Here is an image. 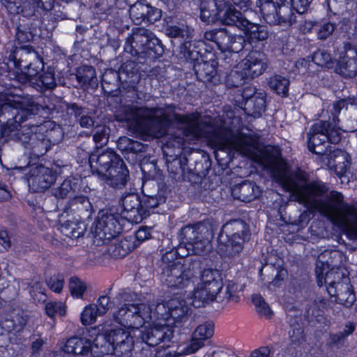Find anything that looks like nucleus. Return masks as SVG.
I'll return each instance as SVG.
<instances>
[{"label": "nucleus", "mask_w": 357, "mask_h": 357, "mask_svg": "<svg viewBox=\"0 0 357 357\" xmlns=\"http://www.w3.org/2000/svg\"><path fill=\"white\" fill-rule=\"evenodd\" d=\"M150 307L144 303L136 305H124L114 314L115 319L126 326V329L117 328L111 331L107 335L98 334L94 338L96 348L100 347L98 355L105 354L106 347L112 346L113 349L126 352L131 350L135 339L140 337L149 345L154 346L159 343L162 337V333L156 331L155 333L151 328L149 314Z\"/></svg>", "instance_id": "f257e3e1"}, {"label": "nucleus", "mask_w": 357, "mask_h": 357, "mask_svg": "<svg viewBox=\"0 0 357 357\" xmlns=\"http://www.w3.org/2000/svg\"><path fill=\"white\" fill-rule=\"evenodd\" d=\"M195 282L194 289L185 301H180L178 297L172 298L165 303L157 304L154 312L152 307L145 304L150 307L149 314L152 317L150 324L155 334L157 330L162 334L161 331L167 325V321L170 317L175 318L176 311L179 310L183 312V307L188 304L199 307L213 301L223 286L220 272L213 268L202 270Z\"/></svg>", "instance_id": "f03ea898"}, {"label": "nucleus", "mask_w": 357, "mask_h": 357, "mask_svg": "<svg viewBox=\"0 0 357 357\" xmlns=\"http://www.w3.org/2000/svg\"><path fill=\"white\" fill-rule=\"evenodd\" d=\"M125 120L133 121L135 129L149 132L155 137H160L165 132L170 116H167L162 109L137 108L132 110Z\"/></svg>", "instance_id": "7ed1b4c3"}, {"label": "nucleus", "mask_w": 357, "mask_h": 357, "mask_svg": "<svg viewBox=\"0 0 357 357\" xmlns=\"http://www.w3.org/2000/svg\"><path fill=\"white\" fill-rule=\"evenodd\" d=\"M316 274L318 284H326L328 294L336 297L340 303L349 307L354 303L355 295L351 289L348 278L342 277V274L333 271L325 274L319 264H317Z\"/></svg>", "instance_id": "20e7f679"}, {"label": "nucleus", "mask_w": 357, "mask_h": 357, "mask_svg": "<svg viewBox=\"0 0 357 357\" xmlns=\"http://www.w3.org/2000/svg\"><path fill=\"white\" fill-rule=\"evenodd\" d=\"M112 157H114L112 153L92 155L89 158V164L91 168L110 185L121 188L126 182L128 170L122 161H119L115 166H109Z\"/></svg>", "instance_id": "39448f33"}, {"label": "nucleus", "mask_w": 357, "mask_h": 357, "mask_svg": "<svg viewBox=\"0 0 357 357\" xmlns=\"http://www.w3.org/2000/svg\"><path fill=\"white\" fill-rule=\"evenodd\" d=\"M182 239L185 245H180L177 254L184 257L190 254H199L209 242L210 231L205 225L198 224L187 226L182 229Z\"/></svg>", "instance_id": "423d86ee"}, {"label": "nucleus", "mask_w": 357, "mask_h": 357, "mask_svg": "<svg viewBox=\"0 0 357 357\" xmlns=\"http://www.w3.org/2000/svg\"><path fill=\"white\" fill-rule=\"evenodd\" d=\"M241 226L239 223L234 222L223 227L218 238V249L222 255L234 256L242 250L243 240L239 233Z\"/></svg>", "instance_id": "0eeeda50"}, {"label": "nucleus", "mask_w": 357, "mask_h": 357, "mask_svg": "<svg viewBox=\"0 0 357 357\" xmlns=\"http://www.w3.org/2000/svg\"><path fill=\"white\" fill-rule=\"evenodd\" d=\"M206 40L214 42L222 52H238L243 48L244 39L226 29H213L204 34Z\"/></svg>", "instance_id": "6e6552de"}, {"label": "nucleus", "mask_w": 357, "mask_h": 357, "mask_svg": "<svg viewBox=\"0 0 357 357\" xmlns=\"http://www.w3.org/2000/svg\"><path fill=\"white\" fill-rule=\"evenodd\" d=\"M235 13H239L232 6L226 3L225 0H202L201 15L202 21L208 24L220 22L223 24V18L234 17Z\"/></svg>", "instance_id": "1a4fd4ad"}, {"label": "nucleus", "mask_w": 357, "mask_h": 357, "mask_svg": "<svg viewBox=\"0 0 357 357\" xmlns=\"http://www.w3.org/2000/svg\"><path fill=\"white\" fill-rule=\"evenodd\" d=\"M26 180L30 189L40 192L49 188L55 181L56 176L50 168L38 165L30 167Z\"/></svg>", "instance_id": "9d476101"}, {"label": "nucleus", "mask_w": 357, "mask_h": 357, "mask_svg": "<svg viewBox=\"0 0 357 357\" xmlns=\"http://www.w3.org/2000/svg\"><path fill=\"white\" fill-rule=\"evenodd\" d=\"M222 20L224 24L236 25L242 29L250 42L264 40L267 37V32L263 26L250 23L242 17L241 12L235 13L234 17H226Z\"/></svg>", "instance_id": "9b49d317"}, {"label": "nucleus", "mask_w": 357, "mask_h": 357, "mask_svg": "<svg viewBox=\"0 0 357 357\" xmlns=\"http://www.w3.org/2000/svg\"><path fill=\"white\" fill-rule=\"evenodd\" d=\"M121 231V227L116 218L108 211H101L98 213L96 222L95 233L100 238L110 239Z\"/></svg>", "instance_id": "f8f14e48"}, {"label": "nucleus", "mask_w": 357, "mask_h": 357, "mask_svg": "<svg viewBox=\"0 0 357 357\" xmlns=\"http://www.w3.org/2000/svg\"><path fill=\"white\" fill-rule=\"evenodd\" d=\"M199 275L194 278L192 282L195 284V280ZM192 273L188 268H184L183 266L180 263H176L172 265L167 273V282L169 287L174 289H183L186 288L192 282Z\"/></svg>", "instance_id": "ddd939ff"}, {"label": "nucleus", "mask_w": 357, "mask_h": 357, "mask_svg": "<svg viewBox=\"0 0 357 357\" xmlns=\"http://www.w3.org/2000/svg\"><path fill=\"white\" fill-rule=\"evenodd\" d=\"M287 0H258L257 6L264 20L269 24L280 23L284 20L282 11L286 8Z\"/></svg>", "instance_id": "4468645a"}, {"label": "nucleus", "mask_w": 357, "mask_h": 357, "mask_svg": "<svg viewBox=\"0 0 357 357\" xmlns=\"http://www.w3.org/2000/svg\"><path fill=\"white\" fill-rule=\"evenodd\" d=\"M94 339H83L72 337L68 339L63 347V351L67 354H76L86 355L89 357L93 353L98 355V351L95 350Z\"/></svg>", "instance_id": "2eb2a0df"}, {"label": "nucleus", "mask_w": 357, "mask_h": 357, "mask_svg": "<svg viewBox=\"0 0 357 357\" xmlns=\"http://www.w3.org/2000/svg\"><path fill=\"white\" fill-rule=\"evenodd\" d=\"M245 75L257 76L266 68L264 56L259 52H250L239 64Z\"/></svg>", "instance_id": "dca6fc26"}, {"label": "nucleus", "mask_w": 357, "mask_h": 357, "mask_svg": "<svg viewBox=\"0 0 357 357\" xmlns=\"http://www.w3.org/2000/svg\"><path fill=\"white\" fill-rule=\"evenodd\" d=\"M326 126H328V122L321 121L311 127L307 135V147L311 152L317 154L322 153L323 149L319 148V146L327 139L325 132Z\"/></svg>", "instance_id": "f3484780"}, {"label": "nucleus", "mask_w": 357, "mask_h": 357, "mask_svg": "<svg viewBox=\"0 0 357 357\" xmlns=\"http://www.w3.org/2000/svg\"><path fill=\"white\" fill-rule=\"evenodd\" d=\"M130 15L137 24L145 19L149 21H155L160 17L161 13L158 9L142 1H139L130 7Z\"/></svg>", "instance_id": "a211bd4d"}, {"label": "nucleus", "mask_w": 357, "mask_h": 357, "mask_svg": "<svg viewBox=\"0 0 357 357\" xmlns=\"http://www.w3.org/2000/svg\"><path fill=\"white\" fill-rule=\"evenodd\" d=\"M349 155L341 150H335L330 155H324L323 162L328 168L333 169L337 175H343L349 162Z\"/></svg>", "instance_id": "6ab92c4d"}, {"label": "nucleus", "mask_w": 357, "mask_h": 357, "mask_svg": "<svg viewBox=\"0 0 357 357\" xmlns=\"http://www.w3.org/2000/svg\"><path fill=\"white\" fill-rule=\"evenodd\" d=\"M121 204L123 208L122 215L130 222L141 221L142 216L140 213V202L135 194H128L121 199Z\"/></svg>", "instance_id": "aec40b11"}, {"label": "nucleus", "mask_w": 357, "mask_h": 357, "mask_svg": "<svg viewBox=\"0 0 357 357\" xmlns=\"http://www.w3.org/2000/svg\"><path fill=\"white\" fill-rule=\"evenodd\" d=\"M357 50L349 49L339 61L340 73L346 76L351 77L357 72Z\"/></svg>", "instance_id": "412c9836"}, {"label": "nucleus", "mask_w": 357, "mask_h": 357, "mask_svg": "<svg viewBox=\"0 0 357 357\" xmlns=\"http://www.w3.org/2000/svg\"><path fill=\"white\" fill-rule=\"evenodd\" d=\"M23 52L25 54H30L33 58L34 61L27 66L24 69V75L27 79L31 80L32 79L38 77L40 73L43 69L44 63L42 59L38 56L36 52H33L29 47H24Z\"/></svg>", "instance_id": "4be33fe9"}, {"label": "nucleus", "mask_w": 357, "mask_h": 357, "mask_svg": "<svg viewBox=\"0 0 357 357\" xmlns=\"http://www.w3.org/2000/svg\"><path fill=\"white\" fill-rule=\"evenodd\" d=\"M252 301L256 311L261 317H264L266 319L271 317L273 311L260 295H253Z\"/></svg>", "instance_id": "5701e85b"}, {"label": "nucleus", "mask_w": 357, "mask_h": 357, "mask_svg": "<svg viewBox=\"0 0 357 357\" xmlns=\"http://www.w3.org/2000/svg\"><path fill=\"white\" fill-rule=\"evenodd\" d=\"M271 88L277 93L285 95L288 91L289 81L280 75H275L269 81Z\"/></svg>", "instance_id": "b1692460"}, {"label": "nucleus", "mask_w": 357, "mask_h": 357, "mask_svg": "<svg viewBox=\"0 0 357 357\" xmlns=\"http://www.w3.org/2000/svg\"><path fill=\"white\" fill-rule=\"evenodd\" d=\"M98 314L97 306L89 305L86 306L81 313V322L83 325L93 324L96 321Z\"/></svg>", "instance_id": "393cba45"}, {"label": "nucleus", "mask_w": 357, "mask_h": 357, "mask_svg": "<svg viewBox=\"0 0 357 357\" xmlns=\"http://www.w3.org/2000/svg\"><path fill=\"white\" fill-rule=\"evenodd\" d=\"M71 295L75 298H82L86 290L85 282L77 278H72L69 283Z\"/></svg>", "instance_id": "a878e982"}, {"label": "nucleus", "mask_w": 357, "mask_h": 357, "mask_svg": "<svg viewBox=\"0 0 357 357\" xmlns=\"http://www.w3.org/2000/svg\"><path fill=\"white\" fill-rule=\"evenodd\" d=\"M45 312L51 318L56 315L63 316L66 314V306L62 302L50 301L45 305Z\"/></svg>", "instance_id": "bb28decb"}, {"label": "nucleus", "mask_w": 357, "mask_h": 357, "mask_svg": "<svg viewBox=\"0 0 357 357\" xmlns=\"http://www.w3.org/2000/svg\"><path fill=\"white\" fill-rule=\"evenodd\" d=\"M213 324L211 323H204L199 325L194 332L195 337L205 341L211 338L213 335Z\"/></svg>", "instance_id": "cd10ccee"}, {"label": "nucleus", "mask_w": 357, "mask_h": 357, "mask_svg": "<svg viewBox=\"0 0 357 357\" xmlns=\"http://www.w3.org/2000/svg\"><path fill=\"white\" fill-rule=\"evenodd\" d=\"M241 191L242 192L243 199L246 201H250L258 197L260 194L258 186L252 183L242 185L241 186Z\"/></svg>", "instance_id": "c85d7f7f"}, {"label": "nucleus", "mask_w": 357, "mask_h": 357, "mask_svg": "<svg viewBox=\"0 0 357 357\" xmlns=\"http://www.w3.org/2000/svg\"><path fill=\"white\" fill-rule=\"evenodd\" d=\"M182 121L188 124L189 128L186 130L187 135L192 134L195 137L204 136L203 133L201 132L198 128L197 119L194 121V116H184Z\"/></svg>", "instance_id": "c756f323"}, {"label": "nucleus", "mask_w": 357, "mask_h": 357, "mask_svg": "<svg viewBox=\"0 0 357 357\" xmlns=\"http://www.w3.org/2000/svg\"><path fill=\"white\" fill-rule=\"evenodd\" d=\"M167 34L172 38L176 37H182L184 38L185 36H188V34L189 33V29L187 26H184L183 25L182 27L178 26H171L168 27L166 30Z\"/></svg>", "instance_id": "7c9ffc66"}, {"label": "nucleus", "mask_w": 357, "mask_h": 357, "mask_svg": "<svg viewBox=\"0 0 357 357\" xmlns=\"http://www.w3.org/2000/svg\"><path fill=\"white\" fill-rule=\"evenodd\" d=\"M330 59V54L323 51L314 52L312 57V61L319 66H326L329 63Z\"/></svg>", "instance_id": "2f4dec72"}, {"label": "nucleus", "mask_w": 357, "mask_h": 357, "mask_svg": "<svg viewBox=\"0 0 357 357\" xmlns=\"http://www.w3.org/2000/svg\"><path fill=\"white\" fill-rule=\"evenodd\" d=\"M325 132L327 135V139L331 143L335 144L340 140V129L336 128L335 126L331 127L328 123V126L326 127Z\"/></svg>", "instance_id": "473e14b6"}, {"label": "nucleus", "mask_w": 357, "mask_h": 357, "mask_svg": "<svg viewBox=\"0 0 357 357\" xmlns=\"http://www.w3.org/2000/svg\"><path fill=\"white\" fill-rule=\"evenodd\" d=\"M238 287L234 282H229L225 289V297L227 300L237 302L238 297L236 295Z\"/></svg>", "instance_id": "72a5a7b5"}, {"label": "nucleus", "mask_w": 357, "mask_h": 357, "mask_svg": "<svg viewBox=\"0 0 357 357\" xmlns=\"http://www.w3.org/2000/svg\"><path fill=\"white\" fill-rule=\"evenodd\" d=\"M47 285L52 291L59 293L63 287V279L60 276H53L48 280Z\"/></svg>", "instance_id": "f704fd0d"}, {"label": "nucleus", "mask_w": 357, "mask_h": 357, "mask_svg": "<svg viewBox=\"0 0 357 357\" xmlns=\"http://www.w3.org/2000/svg\"><path fill=\"white\" fill-rule=\"evenodd\" d=\"M86 75L84 76H81L79 74L77 75L79 82L82 83L83 84H90L93 81V79L96 78L95 70L91 67H86Z\"/></svg>", "instance_id": "c9c22d12"}, {"label": "nucleus", "mask_w": 357, "mask_h": 357, "mask_svg": "<svg viewBox=\"0 0 357 357\" xmlns=\"http://www.w3.org/2000/svg\"><path fill=\"white\" fill-rule=\"evenodd\" d=\"M132 249L133 247L130 245L127 239H124L116 247V251L118 252V253L115 255L122 257L126 256Z\"/></svg>", "instance_id": "e433bc0d"}, {"label": "nucleus", "mask_w": 357, "mask_h": 357, "mask_svg": "<svg viewBox=\"0 0 357 357\" xmlns=\"http://www.w3.org/2000/svg\"><path fill=\"white\" fill-rule=\"evenodd\" d=\"M38 78L45 87L49 89L54 87L55 80L54 75L51 72H47L43 75H40Z\"/></svg>", "instance_id": "4c0bfd02"}, {"label": "nucleus", "mask_w": 357, "mask_h": 357, "mask_svg": "<svg viewBox=\"0 0 357 357\" xmlns=\"http://www.w3.org/2000/svg\"><path fill=\"white\" fill-rule=\"evenodd\" d=\"M204 346V340L195 337L193 333L192 341L190 345L186 348V354H193Z\"/></svg>", "instance_id": "58836bf2"}, {"label": "nucleus", "mask_w": 357, "mask_h": 357, "mask_svg": "<svg viewBox=\"0 0 357 357\" xmlns=\"http://www.w3.org/2000/svg\"><path fill=\"white\" fill-rule=\"evenodd\" d=\"M335 29V26L332 23L324 24L318 31V37L320 39H326L332 34Z\"/></svg>", "instance_id": "ea45409f"}, {"label": "nucleus", "mask_w": 357, "mask_h": 357, "mask_svg": "<svg viewBox=\"0 0 357 357\" xmlns=\"http://www.w3.org/2000/svg\"><path fill=\"white\" fill-rule=\"evenodd\" d=\"M109 299L107 296H103L99 298L98 301L97 306L98 312L99 315H102L109 309Z\"/></svg>", "instance_id": "a19ab883"}, {"label": "nucleus", "mask_w": 357, "mask_h": 357, "mask_svg": "<svg viewBox=\"0 0 357 357\" xmlns=\"http://www.w3.org/2000/svg\"><path fill=\"white\" fill-rule=\"evenodd\" d=\"M151 228L147 227H143L139 228L135 234L136 239L139 242H143L151 238Z\"/></svg>", "instance_id": "79ce46f5"}, {"label": "nucleus", "mask_w": 357, "mask_h": 357, "mask_svg": "<svg viewBox=\"0 0 357 357\" xmlns=\"http://www.w3.org/2000/svg\"><path fill=\"white\" fill-rule=\"evenodd\" d=\"M296 68L298 71L305 73L310 71L312 61L310 59H301L296 63Z\"/></svg>", "instance_id": "37998d69"}, {"label": "nucleus", "mask_w": 357, "mask_h": 357, "mask_svg": "<svg viewBox=\"0 0 357 357\" xmlns=\"http://www.w3.org/2000/svg\"><path fill=\"white\" fill-rule=\"evenodd\" d=\"M293 5L299 13H303L305 11L307 8L310 6L312 0H292Z\"/></svg>", "instance_id": "c03bdc74"}, {"label": "nucleus", "mask_w": 357, "mask_h": 357, "mask_svg": "<svg viewBox=\"0 0 357 357\" xmlns=\"http://www.w3.org/2000/svg\"><path fill=\"white\" fill-rule=\"evenodd\" d=\"M10 246V241L7 231H0V250H7Z\"/></svg>", "instance_id": "a18cd8bd"}, {"label": "nucleus", "mask_w": 357, "mask_h": 357, "mask_svg": "<svg viewBox=\"0 0 357 357\" xmlns=\"http://www.w3.org/2000/svg\"><path fill=\"white\" fill-rule=\"evenodd\" d=\"M202 68L204 71L206 78L208 79L212 78L216 74L215 66L213 63H204Z\"/></svg>", "instance_id": "49530a36"}, {"label": "nucleus", "mask_w": 357, "mask_h": 357, "mask_svg": "<svg viewBox=\"0 0 357 357\" xmlns=\"http://www.w3.org/2000/svg\"><path fill=\"white\" fill-rule=\"evenodd\" d=\"M31 294L33 298L41 300L42 298H38V294H40L41 296H44V289L42 288V286L40 283L36 282L33 287H32V289L31 290Z\"/></svg>", "instance_id": "de8ad7c7"}, {"label": "nucleus", "mask_w": 357, "mask_h": 357, "mask_svg": "<svg viewBox=\"0 0 357 357\" xmlns=\"http://www.w3.org/2000/svg\"><path fill=\"white\" fill-rule=\"evenodd\" d=\"M9 101V104L15 109H20L21 112L22 113H25V114L26 115L27 114H29V112L27 110H24V107H23V102L21 98H17V100H8Z\"/></svg>", "instance_id": "09e8293b"}, {"label": "nucleus", "mask_w": 357, "mask_h": 357, "mask_svg": "<svg viewBox=\"0 0 357 357\" xmlns=\"http://www.w3.org/2000/svg\"><path fill=\"white\" fill-rule=\"evenodd\" d=\"M270 349L268 347H261L255 351L250 357H269Z\"/></svg>", "instance_id": "8fccbe9b"}, {"label": "nucleus", "mask_w": 357, "mask_h": 357, "mask_svg": "<svg viewBox=\"0 0 357 357\" xmlns=\"http://www.w3.org/2000/svg\"><path fill=\"white\" fill-rule=\"evenodd\" d=\"M10 194L6 185L0 183V201H5L10 198Z\"/></svg>", "instance_id": "3c124183"}, {"label": "nucleus", "mask_w": 357, "mask_h": 357, "mask_svg": "<svg viewBox=\"0 0 357 357\" xmlns=\"http://www.w3.org/2000/svg\"><path fill=\"white\" fill-rule=\"evenodd\" d=\"M10 194L6 185L0 183V201H5L10 198Z\"/></svg>", "instance_id": "603ef678"}, {"label": "nucleus", "mask_w": 357, "mask_h": 357, "mask_svg": "<svg viewBox=\"0 0 357 357\" xmlns=\"http://www.w3.org/2000/svg\"><path fill=\"white\" fill-rule=\"evenodd\" d=\"M10 194L6 185L0 183V201H5L10 198Z\"/></svg>", "instance_id": "864d4df0"}, {"label": "nucleus", "mask_w": 357, "mask_h": 357, "mask_svg": "<svg viewBox=\"0 0 357 357\" xmlns=\"http://www.w3.org/2000/svg\"><path fill=\"white\" fill-rule=\"evenodd\" d=\"M346 106V100H340L337 101L333 105V108L335 114H337L340 112V111L345 107Z\"/></svg>", "instance_id": "5fc2aeb1"}, {"label": "nucleus", "mask_w": 357, "mask_h": 357, "mask_svg": "<svg viewBox=\"0 0 357 357\" xmlns=\"http://www.w3.org/2000/svg\"><path fill=\"white\" fill-rule=\"evenodd\" d=\"M234 3L238 6L241 10L245 11L250 7L249 0L241 1L240 0H233Z\"/></svg>", "instance_id": "6e6d98bb"}, {"label": "nucleus", "mask_w": 357, "mask_h": 357, "mask_svg": "<svg viewBox=\"0 0 357 357\" xmlns=\"http://www.w3.org/2000/svg\"><path fill=\"white\" fill-rule=\"evenodd\" d=\"M80 124L82 127H88L93 124V121L89 117L83 116L80 119Z\"/></svg>", "instance_id": "4d7b16f0"}, {"label": "nucleus", "mask_w": 357, "mask_h": 357, "mask_svg": "<svg viewBox=\"0 0 357 357\" xmlns=\"http://www.w3.org/2000/svg\"><path fill=\"white\" fill-rule=\"evenodd\" d=\"M354 330V326L351 324H347L344 331L343 336L350 335Z\"/></svg>", "instance_id": "13d9d810"}, {"label": "nucleus", "mask_w": 357, "mask_h": 357, "mask_svg": "<svg viewBox=\"0 0 357 357\" xmlns=\"http://www.w3.org/2000/svg\"><path fill=\"white\" fill-rule=\"evenodd\" d=\"M104 137H105L104 132H100V133L97 132L93 136V139L96 142H102Z\"/></svg>", "instance_id": "bf43d9fd"}, {"label": "nucleus", "mask_w": 357, "mask_h": 357, "mask_svg": "<svg viewBox=\"0 0 357 357\" xmlns=\"http://www.w3.org/2000/svg\"><path fill=\"white\" fill-rule=\"evenodd\" d=\"M40 2H41V6L44 8V9H46V10H48V9H50L52 6V0H49V2H48V4L47 5H45L43 2V0H40Z\"/></svg>", "instance_id": "052dcab7"}, {"label": "nucleus", "mask_w": 357, "mask_h": 357, "mask_svg": "<svg viewBox=\"0 0 357 357\" xmlns=\"http://www.w3.org/2000/svg\"><path fill=\"white\" fill-rule=\"evenodd\" d=\"M82 233H83L82 231H77V232L73 231L70 234H67V235L70 236L72 238H78L82 235Z\"/></svg>", "instance_id": "680f3d73"}, {"label": "nucleus", "mask_w": 357, "mask_h": 357, "mask_svg": "<svg viewBox=\"0 0 357 357\" xmlns=\"http://www.w3.org/2000/svg\"><path fill=\"white\" fill-rule=\"evenodd\" d=\"M23 36H24V33L22 31H17V33H16L17 39L20 42H23L24 41Z\"/></svg>", "instance_id": "e2e57ef3"}, {"label": "nucleus", "mask_w": 357, "mask_h": 357, "mask_svg": "<svg viewBox=\"0 0 357 357\" xmlns=\"http://www.w3.org/2000/svg\"><path fill=\"white\" fill-rule=\"evenodd\" d=\"M41 344H42L41 341H36L33 343V347L38 349Z\"/></svg>", "instance_id": "0e129e2a"}, {"label": "nucleus", "mask_w": 357, "mask_h": 357, "mask_svg": "<svg viewBox=\"0 0 357 357\" xmlns=\"http://www.w3.org/2000/svg\"><path fill=\"white\" fill-rule=\"evenodd\" d=\"M23 120H24V119L19 113L15 116V121H23Z\"/></svg>", "instance_id": "69168bd1"}, {"label": "nucleus", "mask_w": 357, "mask_h": 357, "mask_svg": "<svg viewBox=\"0 0 357 357\" xmlns=\"http://www.w3.org/2000/svg\"><path fill=\"white\" fill-rule=\"evenodd\" d=\"M89 333H91L90 336L92 338L94 335H96V329L92 328L89 331Z\"/></svg>", "instance_id": "338daca9"}, {"label": "nucleus", "mask_w": 357, "mask_h": 357, "mask_svg": "<svg viewBox=\"0 0 357 357\" xmlns=\"http://www.w3.org/2000/svg\"><path fill=\"white\" fill-rule=\"evenodd\" d=\"M151 43H153H153L152 41H149V43H147V45H148L149 49H151Z\"/></svg>", "instance_id": "774afa93"}]
</instances>
